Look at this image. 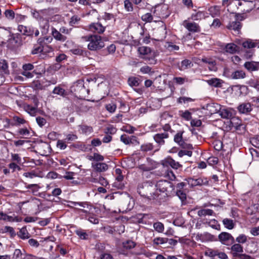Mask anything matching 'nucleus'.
Listing matches in <instances>:
<instances>
[{
  "label": "nucleus",
  "instance_id": "f257e3e1",
  "mask_svg": "<svg viewBox=\"0 0 259 259\" xmlns=\"http://www.w3.org/2000/svg\"><path fill=\"white\" fill-rule=\"evenodd\" d=\"M155 187L149 182H145L139 184L138 187V193L142 196L147 198L149 199H162L161 195L156 193Z\"/></svg>",
  "mask_w": 259,
  "mask_h": 259
},
{
  "label": "nucleus",
  "instance_id": "f03ea898",
  "mask_svg": "<svg viewBox=\"0 0 259 259\" xmlns=\"http://www.w3.org/2000/svg\"><path fill=\"white\" fill-rule=\"evenodd\" d=\"M81 39L85 41H89L88 48L91 51H97L102 49L105 46L101 36L98 35L90 34L81 37Z\"/></svg>",
  "mask_w": 259,
  "mask_h": 259
},
{
  "label": "nucleus",
  "instance_id": "7ed1b4c3",
  "mask_svg": "<svg viewBox=\"0 0 259 259\" xmlns=\"http://www.w3.org/2000/svg\"><path fill=\"white\" fill-rule=\"evenodd\" d=\"M155 187L156 193H158V191L164 194L161 195L162 199L166 195H168L174 190V186L171 183L166 180H160L154 185Z\"/></svg>",
  "mask_w": 259,
  "mask_h": 259
},
{
  "label": "nucleus",
  "instance_id": "20e7f679",
  "mask_svg": "<svg viewBox=\"0 0 259 259\" xmlns=\"http://www.w3.org/2000/svg\"><path fill=\"white\" fill-rule=\"evenodd\" d=\"M254 0H244L243 3L240 0H222V5L224 6H229L230 9L231 7L235 6L238 9L239 6H241L243 5H251V7L254 6Z\"/></svg>",
  "mask_w": 259,
  "mask_h": 259
},
{
  "label": "nucleus",
  "instance_id": "39448f33",
  "mask_svg": "<svg viewBox=\"0 0 259 259\" xmlns=\"http://www.w3.org/2000/svg\"><path fill=\"white\" fill-rule=\"evenodd\" d=\"M186 181L191 187L202 186L203 185H207L208 184L207 179L203 178H188L186 179Z\"/></svg>",
  "mask_w": 259,
  "mask_h": 259
},
{
  "label": "nucleus",
  "instance_id": "423d86ee",
  "mask_svg": "<svg viewBox=\"0 0 259 259\" xmlns=\"http://www.w3.org/2000/svg\"><path fill=\"white\" fill-rule=\"evenodd\" d=\"M218 238L221 243L226 245H230L235 242L234 237L227 232H222Z\"/></svg>",
  "mask_w": 259,
  "mask_h": 259
},
{
  "label": "nucleus",
  "instance_id": "0eeeda50",
  "mask_svg": "<svg viewBox=\"0 0 259 259\" xmlns=\"http://www.w3.org/2000/svg\"><path fill=\"white\" fill-rule=\"evenodd\" d=\"M169 137V134L166 132L162 133H157L153 136V139L158 144V146L161 147L164 145L165 140Z\"/></svg>",
  "mask_w": 259,
  "mask_h": 259
},
{
  "label": "nucleus",
  "instance_id": "6e6552de",
  "mask_svg": "<svg viewBox=\"0 0 259 259\" xmlns=\"http://www.w3.org/2000/svg\"><path fill=\"white\" fill-rule=\"evenodd\" d=\"M183 132H178L174 137V141L183 148H192V145L185 143L183 138Z\"/></svg>",
  "mask_w": 259,
  "mask_h": 259
},
{
  "label": "nucleus",
  "instance_id": "1a4fd4ad",
  "mask_svg": "<svg viewBox=\"0 0 259 259\" xmlns=\"http://www.w3.org/2000/svg\"><path fill=\"white\" fill-rule=\"evenodd\" d=\"M50 10L49 9L41 10L36 11L35 9H31L30 13L32 17L37 20H40L43 17L46 16Z\"/></svg>",
  "mask_w": 259,
  "mask_h": 259
},
{
  "label": "nucleus",
  "instance_id": "9d476101",
  "mask_svg": "<svg viewBox=\"0 0 259 259\" xmlns=\"http://www.w3.org/2000/svg\"><path fill=\"white\" fill-rule=\"evenodd\" d=\"M219 114L223 118L232 119L235 115V111L231 108H221Z\"/></svg>",
  "mask_w": 259,
  "mask_h": 259
},
{
  "label": "nucleus",
  "instance_id": "9b49d317",
  "mask_svg": "<svg viewBox=\"0 0 259 259\" xmlns=\"http://www.w3.org/2000/svg\"><path fill=\"white\" fill-rule=\"evenodd\" d=\"M89 29L90 31L95 33H103L105 30V27L100 23H93L90 25Z\"/></svg>",
  "mask_w": 259,
  "mask_h": 259
},
{
  "label": "nucleus",
  "instance_id": "f8f14e48",
  "mask_svg": "<svg viewBox=\"0 0 259 259\" xmlns=\"http://www.w3.org/2000/svg\"><path fill=\"white\" fill-rule=\"evenodd\" d=\"M162 164L165 166H170L172 168L177 169L180 167H182V165L180 164L178 162L176 161L170 157H168L163 160Z\"/></svg>",
  "mask_w": 259,
  "mask_h": 259
},
{
  "label": "nucleus",
  "instance_id": "ddd939ff",
  "mask_svg": "<svg viewBox=\"0 0 259 259\" xmlns=\"http://www.w3.org/2000/svg\"><path fill=\"white\" fill-rule=\"evenodd\" d=\"M183 25L186 29L191 32H197L200 31L199 26L195 22H189L185 20L183 22Z\"/></svg>",
  "mask_w": 259,
  "mask_h": 259
},
{
  "label": "nucleus",
  "instance_id": "4468645a",
  "mask_svg": "<svg viewBox=\"0 0 259 259\" xmlns=\"http://www.w3.org/2000/svg\"><path fill=\"white\" fill-rule=\"evenodd\" d=\"M46 48H48L49 50L45 51L46 52H51L53 51V48L50 46L35 45L31 51V53L32 54H37L39 53L42 52Z\"/></svg>",
  "mask_w": 259,
  "mask_h": 259
},
{
  "label": "nucleus",
  "instance_id": "2eb2a0df",
  "mask_svg": "<svg viewBox=\"0 0 259 259\" xmlns=\"http://www.w3.org/2000/svg\"><path fill=\"white\" fill-rule=\"evenodd\" d=\"M237 109L239 112L242 114H247L252 109L251 104L249 103H243L239 105Z\"/></svg>",
  "mask_w": 259,
  "mask_h": 259
},
{
  "label": "nucleus",
  "instance_id": "dca6fc26",
  "mask_svg": "<svg viewBox=\"0 0 259 259\" xmlns=\"http://www.w3.org/2000/svg\"><path fill=\"white\" fill-rule=\"evenodd\" d=\"M233 257H238L243 251V247L239 243L233 244L231 247Z\"/></svg>",
  "mask_w": 259,
  "mask_h": 259
},
{
  "label": "nucleus",
  "instance_id": "f3484780",
  "mask_svg": "<svg viewBox=\"0 0 259 259\" xmlns=\"http://www.w3.org/2000/svg\"><path fill=\"white\" fill-rule=\"evenodd\" d=\"M221 108L220 105L217 103H211L206 105V110L210 114L219 112Z\"/></svg>",
  "mask_w": 259,
  "mask_h": 259
},
{
  "label": "nucleus",
  "instance_id": "a211bd4d",
  "mask_svg": "<svg viewBox=\"0 0 259 259\" xmlns=\"http://www.w3.org/2000/svg\"><path fill=\"white\" fill-rule=\"evenodd\" d=\"M244 66L249 71H256L259 69V62H246Z\"/></svg>",
  "mask_w": 259,
  "mask_h": 259
},
{
  "label": "nucleus",
  "instance_id": "6ab92c4d",
  "mask_svg": "<svg viewBox=\"0 0 259 259\" xmlns=\"http://www.w3.org/2000/svg\"><path fill=\"white\" fill-rule=\"evenodd\" d=\"M206 82L210 86L215 88H220L222 87L223 81L218 78H212L206 80Z\"/></svg>",
  "mask_w": 259,
  "mask_h": 259
},
{
  "label": "nucleus",
  "instance_id": "aec40b11",
  "mask_svg": "<svg viewBox=\"0 0 259 259\" xmlns=\"http://www.w3.org/2000/svg\"><path fill=\"white\" fill-rule=\"evenodd\" d=\"M52 34L53 37L57 40L65 41L67 39L65 36L62 35L59 31H58L55 28H52Z\"/></svg>",
  "mask_w": 259,
  "mask_h": 259
},
{
  "label": "nucleus",
  "instance_id": "412c9836",
  "mask_svg": "<svg viewBox=\"0 0 259 259\" xmlns=\"http://www.w3.org/2000/svg\"><path fill=\"white\" fill-rule=\"evenodd\" d=\"M92 167L98 172H103L107 170L108 166L105 163H97L96 164L92 163Z\"/></svg>",
  "mask_w": 259,
  "mask_h": 259
},
{
  "label": "nucleus",
  "instance_id": "4be33fe9",
  "mask_svg": "<svg viewBox=\"0 0 259 259\" xmlns=\"http://www.w3.org/2000/svg\"><path fill=\"white\" fill-rule=\"evenodd\" d=\"M10 36V32L7 29L0 27V45L7 40Z\"/></svg>",
  "mask_w": 259,
  "mask_h": 259
},
{
  "label": "nucleus",
  "instance_id": "5701e85b",
  "mask_svg": "<svg viewBox=\"0 0 259 259\" xmlns=\"http://www.w3.org/2000/svg\"><path fill=\"white\" fill-rule=\"evenodd\" d=\"M193 66L192 62L188 59L183 60L181 62V64L179 65V69L182 71L188 68H191Z\"/></svg>",
  "mask_w": 259,
  "mask_h": 259
},
{
  "label": "nucleus",
  "instance_id": "b1692460",
  "mask_svg": "<svg viewBox=\"0 0 259 259\" xmlns=\"http://www.w3.org/2000/svg\"><path fill=\"white\" fill-rule=\"evenodd\" d=\"M239 48L233 43L228 44L225 47L226 52L230 54H234L238 51Z\"/></svg>",
  "mask_w": 259,
  "mask_h": 259
},
{
  "label": "nucleus",
  "instance_id": "393cba45",
  "mask_svg": "<svg viewBox=\"0 0 259 259\" xmlns=\"http://www.w3.org/2000/svg\"><path fill=\"white\" fill-rule=\"evenodd\" d=\"M245 77V73L242 70H237L231 75V77L234 79H242Z\"/></svg>",
  "mask_w": 259,
  "mask_h": 259
},
{
  "label": "nucleus",
  "instance_id": "a878e982",
  "mask_svg": "<svg viewBox=\"0 0 259 259\" xmlns=\"http://www.w3.org/2000/svg\"><path fill=\"white\" fill-rule=\"evenodd\" d=\"M201 61L208 65V68L210 70H213V68L215 65V61L212 58L203 57L201 59Z\"/></svg>",
  "mask_w": 259,
  "mask_h": 259
},
{
  "label": "nucleus",
  "instance_id": "bb28decb",
  "mask_svg": "<svg viewBox=\"0 0 259 259\" xmlns=\"http://www.w3.org/2000/svg\"><path fill=\"white\" fill-rule=\"evenodd\" d=\"M79 127L81 133L86 135H90L93 131L92 127L87 125H80Z\"/></svg>",
  "mask_w": 259,
  "mask_h": 259
},
{
  "label": "nucleus",
  "instance_id": "cd10ccee",
  "mask_svg": "<svg viewBox=\"0 0 259 259\" xmlns=\"http://www.w3.org/2000/svg\"><path fill=\"white\" fill-rule=\"evenodd\" d=\"M241 27V23L239 21H233L230 23L227 28L230 30H234L238 31Z\"/></svg>",
  "mask_w": 259,
  "mask_h": 259
},
{
  "label": "nucleus",
  "instance_id": "c85d7f7f",
  "mask_svg": "<svg viewBox=\"0 0 259 259\" xmlns=\"http://www.w3.org/2000/svg\"><path fill=\"white\" fill-rule=\"evenodd\" d=\"M222 222L225 227L228 229L231 230L234 228L235 224L232 220L225 218Z\"/></svg>",
  "mask_w": 259,
  "mask_h": 259
},
{
  "label": "nucleus",
  "instance_id": "c756f323",
  "mask_svg": "<svg viewBox=\"0 0 259 259\" xmlns=\"http://www.w3.org/2000/svg\"><path fill=\"white\" fill-rule=\"evenodd\" d=\"M198 215L201 217L206 215H212L214 212L210 209H202L198 211Z\"/></svg>",
  "mask_w": 259,
  "mask_h": 259
},
{
  "label": "nucleus",
  "instance_id": "7c9ffc66",
  "mask_svg": "<svg viewBox=\"0 0 259 259\" xmlns=\"http://www.w3.org/2000/svg\"><path fill=\"white\" fill-rule=\"evenodd\" d=\"M205 17L206 16L204 12L199 11L192 14L191 15V19L193 20L197 21L204 19Z\"/></svg>",
  "mask_w": 259,
  "mask_h": 259
},
{
  "label": "nucleus",
  "instance_id": "2f4dec72",
  "mask_svg": "<svg viewBox=\"0 0 259 259\" xmlns=\"http://www.w3.org/2000/svg\"><path fill=\"white\" fill-rule=\"evenodd\" d=\"M0 71L4 73H8V65L5 60H0Z\"/></svg>",
  "mask_w": 259,
  "mask_h": 259
},
{
  "label": "nucleus",
  "instance_id": "473e14b6",
  "mask_svg": "<svg viewBox=\"0 0 259 259\" xmlns=\"http://www.w3.org/2000/svg\"><path fill=\"white\" fill-rule=\"evenodd\" d=\"M25 110L32 116L35 115L37 112V107H33L29 105H26L24 106Z\"/></svg>",
  "mask_w": 259,
  "mask_h": 259
},
{
  "label": "nucleus",
  "instance_id": "72a5a7b5",
  "mask_svg": "<svg viewBox=\"0 0 259 259\" xmlns=\"http://www.w3.org/2000/svg\"><path fill=\"white\" fill-rule=\"evenodd\" d=\"M18 235L20 238H21L22 239H26L27 238H29L30 237V235L27 230L24 228H22L21 229L18 234Z\"/></svg>",
  "mask_w": 259,
  "mask_h": 259
},
{
  "label": "nucleus",
  "instance_id": "f704fd0d",
  "mask_svg": "<svg viewBox=\"0 0 259 259\" xmlns=\"http://www.w3.org/2000/svg\"><path fill=\"white\" fill-rule=\"evenodd\" d=\"M75 233L81 239L87 240L89 238V234L83 230H77L75 231Z\"/></svg>",
  "mask_w": 259,
  "mask_h": 259
},
{
  "label": "nucleus",
  "instance_id": "c9c22d12",
  "mask_svg": "<svg viewBox=\"0 0 259 259\" xmlns=\"http://www.w3.org/2000/svg\"><path fill=\"white\" fill-rule=\"evenodd\" d=\"M154 146L152 143H147L141 146V150L143 152H148L153 149Z\"/></svg>",
  "mask_w": 259,
  "mask_h": 259
},
{
  "label": "nucleus",
  "instance_id": "e433bc0d",
  "mask_svg": "<svg viewBox=\"0 0 259 259\" xmlns=\"http://www.w3.org/2000/svg\"><path fill=\"white\" fill-rule=\"evenodd\" d=\"M158 33H159L158 39H163L165 38L166 34V28L165 26H161L157 30Z\"/></svg>",
  "mask_w": 259,
  "mask_h": 259
},
{
  "label": "nucleus",
  "instance_id": "4c0bfd02",
  "mask_svg": "<svg viewBox=\"0 0 259 259\" xmlns=\"http://www.w3.org/2000/svg\"><path fill=\"white\" fill-rule=\"evenodd\" d=\"M25 255L21 250L16 249L14 252L13 259H24Z\"/></svg>",
  "mask_w": 259,
  "mask_h": 259
},
{
  "label": "nucleus",
  "instance_id": "58836bf2",
  "mask_svg": "<svg viewBox=\"0 0 259 259\" xmlns=\"http://www.w3.org/2000/svg\"><path fill=\"white\" fill-rule=\"evenodd\" d=\"M153 17L152 14L150 13H147L143 15L141 17V19L145 23H150L153 21Z\"/></svg>",
  "mask_w": 259,
  "mask_h": 259
},
{
  "label": "nucleus",
  "instance_id": "ea45409f",
  "mask_svg": "<svg viewBox=\"0 0 259 259\" xmlns=\"http://www.w3.org/2000/svg\"><path fill=\"white\" fill-rule=\"evenodd\" d=\"M210 14L214 17L220 14V9L218 6H213L209 8L208 10Z\"/></svg>",
  "mask_w": 259,
  "mask_h": 259
},
{
  "label": "nucleus",
  "instance_id": "a19ab883",
  "mask_svg": "<svg viewBox=\"0 0 259 259\" xmlns=\"http://www.w3.org/2000/svg\"><path fill=\"white\" fill-rule=\"evenodd\" d=\"M53 93L55 94H57L63 97H65L67 95V93L65 90L59 87H55Z\"/></svg>",
  "mask_w": 259,
  "mask_h": 259
},
{
  "label": "nucleus",
  "instance_id": "79ce46f5",
  "mask_svg": "<svg viewBox=\"0 0 259 259\" xmlns=\"http://www.w3.org/2000/svg\"><path fill=\"white\" fill-rule=\"evenodd\" d=\"M128 83L131 87H137L139 84V79L135 77H131L128 79Z\"/></svg>",
  "mask_w": 259,
  "mask_h": 259
},
{
  "label": "nucleus",
  "instance_id": "37998d69",
  "mask_svg": "<svg viewBox=\"0 0 259 259\" xmlns=\"http://www.w3.org/2000/svg\"><path fill=\"white\" fill-rule=\"evenodd\" d=\"M249 151L252 159L255 161H259V152L253 148H249Z\"/></svg>",
  "mask_w": 259,
  "mask_h": 259
},
{
  "label": "nucleus",
  "instance_id": "c03bdc74",
  "mask_svg": "<svg viewBox=\"0 0 259 259\" xmlns=\"http://www.w3.org/2000/svg\"><path fill=\"white\" fill-rule=\"evenodd\" d=\"M138 52L141 55H148L149 53H151V49L147 47L142 46L139 48Z\"/></svg>",
  "mask_w": 259,
  "mask_h": 259
},
{
  "label": "nucleus",
  "instance_id": "a18cd8bd",
  "mask_svg": "<svg viewBox=\"0 0 259 259\" xmlns=\"http://www.w3.org/2000/svg\"><path fill=\"white\" fill-rule=\"evenodd\" d=\"M167 238L157 237L154 239L153 243L157 245L166 243Z\"/></svg>",
  "mask_w": 259,
  "mask_h": 259
},
{
  "label": "nucleus",
  "instance_id": "49530a36",
  "mask_svg": "<svg viewBox=\"0 0 259 259\" xmlns=\"http://www.w3.org/2000/svg\"><path fill=\"white\" fill-rule=\"evenodd\" d=\"M124 7L127 12H132L133 10V4L130 0L124 1Z\"/></svg>",
  "mask_w": 259,
  "mask_h": 259
},
{
  "label": "nucleus",
  "instance_id": "de8ad7c7",
  "mask_svg": "<svg viewBox=\"0 0 259 259\" xmlns=\"http://www.w3.org/2000/svg\"><path fill=\"white\" fill-rule=\"evenodd\" d=\"M153 228L158 232L161 233L164 230V225L160 222L154 223Z\"/></svg>",
  "mask_w": 259,
  "mask_h": 259
},
{
  "label": "nucleus",
  "instance_id": "09e8293b",
  "mask_svg": "<svg viewBox=\"0 0 259 259\" xmlns=\"http://www.w3.org/2000/svg\"><path fill=\"white\" fill-rule=\"evenodd\" d=\"M136 245L135 243L131 240H127L123 243V246L125 249H131Z\"/></svg>",
  "mask_w": 259,
  "mask_h": 259
},
{
  "label": "nucleus",
  "instance_id": "8fccbe9b",
  "mask_svg": "<svg viewBox=\"0 0 259 259\" xmlns=\"http://www.w3.org/2000/svg\"><path fill=\"white\" fill-rule=\"evenodd\" d=\"M166 48L170 51H178L179 50V47L173 43L168 42L166 43Z\"/></svg>",
  "mask_w": 259,
  "mask_h": 259
},
{
  "label": "nucleus",
  "instance_id": "3c124183",
  "mask_svg": "<svg viewBox=\"0 0 259 259\" xmlns=\"http://www.w3.org/2000/svg\"><path fill=\"white\" fill-rule=\"evenodd\" d=\"M256 43L252 42L251 40H247L243 42L242 46L245 48H252L256 47Z\"/></svg>",
  "mask_w": 259,
  "mask_h": 259
},
{
  "label": "nucleus",
  "instance_id": "603ef678",
  "mask_svg": "<svg viewBox=\"0 0 259 259\" xmlns=\"http://www.w3.org/2000/svg\"><path fill=\"white\" fill-rule=\"evenodd\" d=\"M247 240V236L244 234L239 235L236 239V242L239 243H245Z\"/></svg>",
  "mask_w": 259,
  "mask_h": 259
},
{
  "label": "nucleus",
  "instance_id": "864d4df0",
  "mask_svg": "<svg viewBox=\"0 0 259 259\" xmlns=\"http://www.w3.org/2000/svg\"><path fill=\"white\" fill-rule=\"evenodd\" d=\"M4 14L6 17L9 20H13L15 18V13L11 10H6Z\"/></svg>",
  "mask_w": 259,
  "mask_h": 259
},
{
  "label": "nucleus",
  "instance_id": "5fc2aeb1",
  "mask_svg": "<svg viewBox=\"0 0 259 259\" xmlns=\"http://www.w3.org/2000/svg\"><path fill=\"white\" fill-rule=\"evenodd\" d=\"M182 113L180 114L181 117L186 120H190L191 118V113L188 110H186L184 112L181 111Z\"/></svg>",
  "mask_w": 259,
  "mask_h": 259
},
{
  "label": "nucleus",
  "instance_id": "6e6d98bb",
  "mask_svg": "<svg viewBox=\"0 0 259 259\" xmlns=\"http://www.w3.org/2000/svg\"><path fill=\"white\" fill-rule=\"evenodd\" d=\"M106 110L110 113H114L116 109V105L114 103H110L106 105Z\"/></svg>",
  "mask_w": 259,
  "mask_h": 259
},
{
  "label": "nucleus",
  "instance_id": "4d7b16f0",
  "mask_svg": "<svg viewBox=\"0 0 259 259\" xmlns=\"http://www.w3.org/2000/svg\"><path fill=\"white\" fill-rule=\"evenodd\" d=\"M250 143L254 147L259 148V136L251 138Z\"/></svg>",
  "mask_w": 259,
  "mask_h": 259
},
{
  "label": "nucleus",
  "instance_id": "13d9d810",
  "mask_svg": "<svg viewBox=\"0 0 259 259\" xmlns=\"http://www.w3.org/2000/svg\"><path fill=\"white\" fill-rule=\"evenodd\" d=\"M178 155L180 157H182L184 155H187L191 157L192 155V152L188 150H180L179 151Z\"/></svg>",
  "mask_w": 259,
  "mask_h": 259
},
{
  "label": "nucleus",
  "instance_id": "bf43d9fd",
  "mask_svg": "<svg viewBox=\"0 0 259 259\" xmlns=\"http://www.w3.org/2000/svg\"><path fill=\"white\" fill-rule=\"evenodd\" d=\"M122 130L129 134H132L136 130V128L131 125H126L123 126Z\"/></svg>",
  "mask_w": 259,
  "mask_h": 259
},
{
  "label": "nucleus",
  "instance_id": "052dcab7",
  "mask_svg": "<svg viewBox=\"0 0 259 259\" xmlns=\"http://www.w3.org/2000/svg\"><path fill=\"white\" fill-rule=\"evenodd\" d=\"M178 101L179 103H185L186 102H192L193 99L189 97H181L178 99Z\"/></svg>",
  "mask_w": 259,
  "mask_h": 259
},
{
  "label": "nucleus",
  "instance_id": "680f3d73",
  "mask_svg": "<svg viewBox=\"0 0 259 259\" xmlns=\"http://www.w3.org/2000/svg\"><path fill=\"white\" fill-rule=\"evenodd\" d=\"M90 160H94L97 161H101L104 160V157L98 153H94L92 158H90Z\"/></svg>",
  "mask_w": 259,
  "mask_h": 259
},
{
  "label": "nucleus",
  "instance_id": "e2e57ef3",
  "mask_svg": "<svg viewBox=\"0 0 259 259\" xmlns=\"http://www.w3.org/2000/svg\"><path fill=\"white\" fill-rule=\"evenodd\" d=\"M57 147L61 150H64L67 147V145L65 141L59 140L57 142Z\"/></svg>",
  "mask_w": 259,
  "mask_h": 259
},
{
  "label": "nucleus",
  "instance_id": "0e129e2a",
  "mask_svg": "<svg viewBox=\"0 0 259 259\" xmlns=\"http://www.w3.org/2000/svg\"><path fill=\"white\" fill-rule=\"evenodd\" d=\"M36 121L38 125L40 127L43 126L46 123V120L41 117H37L36 118Z\"/></svg>",
  "mask_w": 259,
  "mask_h": 259
},
{
  "label": "nucleus",
  "instance_id": "69168bd1",
  "mask_svg": "<svg viewBox=\"0 0 259 259\" xmlns=\"http://www.w3.org/2000/svg\"><path fill=\"white\" fill-rule=\"evenodd\" d=\"M177 195L182 201H184L186 199V194L181 190L177 191Z\"/></svg>",
  "mask_w": 259,
  "mask_h": 259
},
{
  "label": "nucleus",
  "instance_id": "338daca9",
  "mask_svg": "<svg viewBox=\"0 0 259 259\" xmlns=\"http://www.w3.org/2000/svg\"><path fill=\"white\" fill-rule=\"evenodd\" d=\"M120 140L126 145L130 144V137H128L126 135H121L120 137Z\"/></svg>",
  "mask_w": 259,
  "mask_h": 259
},
{
  "label": "nucleus",
  "instance_id": "774afa93",
  "mask_svg": "<svg viewBox=\"0 0 259 259\" xmlns=\"http://www.w3.org/2000/svg\"><path fill=\"white\" fill-rule=\"evenodd\" d=\"M11 159L13 161L17 162L18 163H21V158L18 154H11Z\"/></svg>",
  "mask_w": 259,
  "mask_h": 259
}]
</instances>
